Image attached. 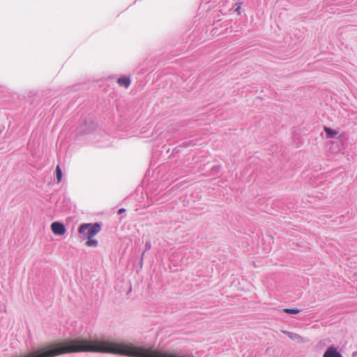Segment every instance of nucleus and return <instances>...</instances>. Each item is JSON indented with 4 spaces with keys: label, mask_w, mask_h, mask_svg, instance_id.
I'll return each mask as SVG.
<instances>
[{
    "label": "nucleus",
    "mask_w": 357,
    "mask_h": 357,
    "mask_svg": "<svg viewBox=\"0 0 357 357\" xmlns=\"http://www.w3.org/2000/svg\"><path fill=\"white\" fill-rule=\"evenodd\" d=\"M101 230V224L96 223H84L79 225L78 228V234L82 241L93 238Z\"/></svg>",
    "instance_id": "nucleus-1"
},
{
    "label": "nucleus",
    "mask_w": 357,
    "mask_h": 357,
    "mask_svg": "<svg viewBox=\"0 0 357 357\" xmlns=\"http://www.w3.org/2000/svg\"><path fill=\"white\" fill-rule=\"evenodd\" d=\"M51 229L54 234L59 236L63 235L66 231L65 225L60 222H54L52 223Z\"/></svg>",
    "instance_id": "nucleus-2"
},
{
    "label": "nucleus",
    "mask_w": 357,
    "mask_h": 357,
    "mask_svg": "<svg viewBox=\"0 0 357 357\" xmlns=\"http://www.w3.org/2000/svg\"><path fill=\"white\" fill-rule=\"evenodd\" d=\"M282 333L287 335L291 340L296 341L298 343L307 342L308 340L299 334L294 333L288 331H282Z\"/></svg>",
    "instance_id": "nucleus-3"
},
{
    "label": "nucleus",
    "mask_w": 357,
    "mask_h": 357,
    "mask_svg": "<svg viewBox=\"0 0 357 357\" xmlns=\"http://www.w3.org/2000/svg\"><path fill=\"white\" fill-rule=\"evenodd\" d=\"M323 357H343L341 353L337 350V349L332 345L327 348L325 351Z\"/></svg>",
    "instance_id": "nucleus-4"
},
{
    "label": "nucleus",
    "mask_w": 357,
    "mask_h": 357,
    "mask_svg": "<svg viewBox=\"0 0 357 357\" xmlns=\"http://www.w3.org/2000/svg\"><path fill=\"white\" fill-rule=\"evenodd\" d=\"M117 82L119 86L128 88L130 84V79L128 77H121L118 79Z\"/></svg>",
    "instance_id": "nucleus-5"
},
{
    "label": "nucleus",
    "mask_w": 357,
    "mask_h": 357,
    "mask_svg": "<svg viewBox=\"0 0 357 357\" xmlns=\"http://www.w3.org/2000/svg\"><path fill=\"white\" fill-rule=\"evenodd\" d=\"M324 131L326 133V135H328V137H331V138H335L338 134L337 131H336L331 128H328V127H325Z\"/></svg>",
    "instance_id": "nucleus-6"
},
{
    "label": "nucleus",
    "mask_w": 357,
    "mask_h": 357,
    "mask_svg": "<svg viewBox=\"0 0 357 357\" xmlns=\"http://www.w3.org/2000/svg\"><path fill=\"white\" fill-rule=\"evenodd\" d=\"M56 176L57 179V183H60L62 179L63 173L59 165H58L56 167Z\"/></svg>",
    "instance_id": "nucleus-7"
},
{
    "label": "nucleus",
    "mask_w": 357,
    "mask_h": 357,
    "mask_svg": "<svg viewBox=\"0 0 357 357\" xmlns=\"http://www.w3.org/2000/svg\"><path fill=\"white\" fill-rule=\"evenodd\" d=\"M98 244V241L96 239H93V238H89L86 242V245L88 247H96Z\"/></svg>",
    "instance_id": "nucleus-8"
},
{
    "label": "nucleus",
    "mask_w": 357,
    "mask_h": 357,
    "mask_svg": "<svg viewBox=\"0 0 357 357\" xmlns=\"http://www.w3.org/2000/svg\"><path fill=\"white\" fill-rule=\"evenodd\" d=\"M242 4H243V2L241 0H238L234 4V8H235L234 11L236 12L238 15H240L241 14V8Z\"/></svg>",
    "instance_id": "nucleus-9"
},
{
    "label": "nucleus",
    "mask_w": 357,
    "mask_h": 357,
    "mask_svg": "<svg viewBox=\"0 0 357 357\" xmlns=\"http://www.w3.org/2000/svg\"><path fill=\"white\" fill-rule=\"evenodd\" d=\"M284 312L287 314H298L301 310L297 308H285L284 309Z\"/></svg>",
    "instance_id": "nucleus-10"
},
{
    "label": "nucleus",
    "mask_w": 357,
    "mask_h": 357,
    "mask_svg": "<svg viewBox=\"0 0 357 357\" xmlns=\"http://www.w3.org/2000/svg\"><path fill=\"white\" fill-rule=\"evenodd\" d=\"M151 248V241H148L146 242V244H145V250L144 252L142 253V259H141V261H143V257H144V252L146 251H148Z\"/></svg>",
    "instance_id": "nucleus-11"
},
{
    "label": "nucleus",
    "mask_w": 357,
    "mask_h": 357,
    "mask_svg": "<svg viewBox=\"0 0 357 357\" xmlns=\"http://www.w3.org/2000/svg\"><path fill=\"white\" fill-rule=\"evenodd\" d=\"M125 211H126V209H125V208H120V209L119 210L118 213H119V214H121V213H124Z\"/></svg>",
    "instance_id": "nucleus-12"
},
{
    "label": "nucleus",
    "mask_w": 357,
    "mask_h": 357,
    "mask_svg": "<svg viewBox=\"0 0 357 357\" xmlns=\"http://www.w3.org/2000/svg\"><path fill=\"white\" fill-rule=\"evenodd\" d=\"M84 132L85 133H88V132H90V130H84Z\"/></svg>",
    "instance_id": "nucleus-13"
},
{
    "label": "nucleus",
    "mask_w": 357,
    "mask_h": 357,
    "mask_svg": "<svg viewBox=\"0 0 357 357\" xmlns=\"http://www.w3.org/2000/svg\"><path fill=\"white\" fill-rule=\"evenodd\" d=\"M95 127V124L93 123H92V125H91V129H93Z\"/></svg>",
    "instance_id": "nucleus-14"
}]
</instances>
